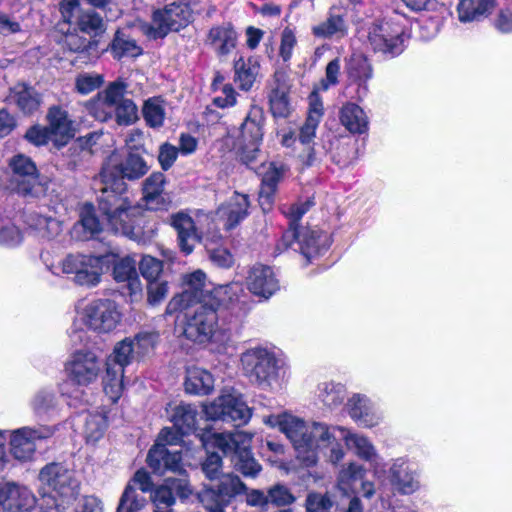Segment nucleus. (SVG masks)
Returning <instances> with one entry per match:
<instances>
[{
    "label": "nucleus",
    "instance_id": "5fc2aeb1",
    "mask_svg": "<svg viewBox=\"0 0 512 512\" xmlns=\"http://www.w3.org/2000/svg\"><path fill=\"white\" fill-rule=\"evenodd\" d=\"M131 338L140 360L153 353L159 342V334L156 331H140Z\"/></svg>",
    "mask_w": 512,
    "mask_h": 512
},
{
    "label": "nucleus",
    "instance_id": "4468645a",
    "mask_svg": "<svg viewBox=\"0 0 512 512\" xmlns=\"http://www.w3.org/2000/svg\"><path fill=\"white\" fill-rule=\"evenodd\" d=\"M246 490L238 476L227 474L217 484L205 486L199 493V500L208 512H225L231 500Z\"/></svg>",
    "mask_w": 512,
    "mask_h": 512
},
{
    "label": "nucleus",
    "instance_id": "0e129e2a",
    "mask_svg": "<svg viewBox=\"0 0 512 512\" xmlns=\"http://www.w3.org/2000/svg\"><path fill=\"white\" fill-rule=\"evenodd\" d=\"M505 7H500L499 13L494 21L495 28L501 33L512 32V0H506Z\"/></svg>",
    "mask_w": 512,
    "mask_h": 512
},
{
    "label": "nucleus",
    "instance_id": "4d7b16f0",
    "mask_svg": "<svg viewBox=\"0 0 512 512\" xmlns=\"http://www.w3.org/2000/svg\"><path fill=\"white\" fill-rule=\"evenodd\" d=\"M268 504L275 507H286L296 501V497L291 490L284 484L277 483L270 486L266 491Z\"/></svg>",
    "mask_w": 512,
    "mask_h": 512
},
{
    "label": "nucleus",
    "instance_id": "58836bf2",
    "mask_svg": "<svg viewBox=\"0 0 512 512\" xmlns=\"http://www.w3.org/2000/svg\"><path fill=\"white\" fill-rule=\"evenodd\" d=\"M35 415L42 420H51L59 413V400L53 390H39L31 401Z\"/></svg>",
    "mask_w": 512,
    "mask_h": 512
},
{
    "label": "nucleus",
    "instance_id": "052dcab7",
    "mask_svg": "<svg viewBox=\"0 0 512 512\" xmlns=\"http://www.w3.org/2000/svg\"><path fill=\"white\" fill-rule=\"evenodd\" d=\"M305 506L307 512H333L336 509L328 495L315 492L307 495Z\"/></svg>",
    "mask_w": 512,
    "mask_h": 512
},
{
    "label": "nucleus",
    "instance_id": "2f4dec72",
    "mask_svg": "<svg viewBox=\"0 0 512 512\" xmlns=\"http://www.w3.org/2000/svg\"><path fill=\"white\" fill-rule=\"evenodd\" d=\"M4 512H25L34 505L31 492L15 483L1 484Z\"/></svg>",
    "mask_w": 512,
    "mask_h": 512
},
{
    "label": "nucleus",
    "instance_id": "13d9d810",
    "mask_svg": "<svg viewBox=\"0 0 512 512\" xmlns=\"http://www.w3.org/2000/svg\"><path fill=\"white\" fill-rule=\"evenodd\" d=\"M113 118L119 125L128 126L136 121L137 116V106L131 99H126L119 103V105L115 106L113 109Z\"/></svg>",
    "mask_w": 512,
    "mask_h": 512
},
{
    "label": "nucleus",
    "instance_id": "aec40b11",
    "mask_svg": "<svg viewBox=\"0 0 512 512\" xmlns=\"http://www.w3.org/2000/svg\"><path fill=\"white\" fill-rule=\"evenodd\" d=\"M390 482L402 495H411L420 487V472L416 465L404 458L394 460L389 468Z\"/></svg>",
    "mask_w": 512,
    "mask_h": 512
},
{
    "label": "nucleus",
    "instance_id": "69168bd1",
    "mask_svg": "<svg viewBox=\"0 0 512 512\" xmlns=\"http://www.w3.org/2000/svg\"><path fill=\"white\" fill-rule=\"evenodd\" d=\"M260 144H242L239 150V159L250 169H255L261 158Z\"/></svg>",
    "mask_w": 512,
    "mask_h": 512
},
{
    "label": "nucleus",
    "instance_id": "603ef678",
    "mask_svg": "<svg viewBox=\"0 0 512 512\" xmlns=\"http://www.w3.org/2000/svg\"><path fill=\"white\" fill-rule=\"evenodd\" d=\"M346 23L341 15L330 13L329 17L317 26H314L312 31L316 37L331 38L333 36H344L346 34Z\"/></svg>",
    "mask_w": 512,
    "mask_h": 512
},
{
    "label": "nucleus",
    "instance_id": "4be33fe9",
    "mask_svg": "<svg viewBox=\"0 0 512 512\" xmlns=\"http://www.w3.org/2000/svg\"><path fill=\"white\" fill-rule=\"evenodd\" d=\"M135 486L142 492L152 493L154 490L149 473L143 469L138 470L126 486L116 512H136L144 506L145 499L136 493Z\"/></svg>",
    "mask_w": 512,
    "mask_h": 512
},
{
    "label": "nucleus",
    "instance_id": "39448f33",
    "mask_svg": "<svg viewBox=\"0 0 512 512\" xmlns=\"http://www.w3.org/2000/svg\"><path fill=\"white\" fill-rule=\"evenodd\" d=\"M38 480L42 512H64L80 493L75 471L61 462H51L42 467Z\"/></svg>",
    "mask_w": 512,
    "mask_h": 512
},
{
    "label": "nucleus",
    "instance_id": "774afa93",
    "mask_svg": "<svg viewBox=\"0 0 512 512\" xmlns=\"http://www.w3.org/2000/svg\"><path fill=\"white\" fill-rule=\"evenodd\" d=\"M25 138L36 146L46 145L49 141L53 142V137L47 126L35 125L30 127L25 134Z\"/></svg>",
    "mask_w": 512,
    "mask_h": 512
},
{
    "label": "nucleus",
    "instance_id": "a878e982",
    "mask_svg": "<svg viewBox=\"0 0 512 512\" xmlns=\"http://www.w3.org/2000/svg\"><path fill=\"white\" fill-rule=\"evenodd\" d=\"M249 197L246 194L234 192L217 211V218L223 222L226 230H231L239 225L249 214Z\"/></svg>",
    "mask_w": 512,
    "mask_h": 512
},
{
    "label": "nucleus",
    "instance_id": "bf43d9fd",
    "mask_svg": "<svg viewBox=\"0 0 512 512\" xmlns=\"http://www.w3.org/2000/svg\"><path fill=\"white\" fill-rule=\"evenodd\" d=\"M104 82L102 75L81 73L75 78V89L82 95H87L98 89Z\"/></svg>",
    "mask_w": 512,
    "mask_h": 512
},
{
    "label": "nucleus",
    "instance_id": "6ab92c4d",
    "mask_svg": "<svg viewBox=\"0 0 512 512\" xmlns=\"http://www.w3.org/2000/svg\"><path fill=\"white\" fill-rule=\"evenodd\" d=\"M127 93V84L117 80L108 84V86L97 93V95L86 102L87 111L95 119L105 122L113 119V108L122 101H125Z\"/></svg>",
    "mask_w": 512,
    "mask_h": 512
},
{
    "label": "nucleus",
    "instance_id": "393cba45",
    "mask_svg": "<svg viewBox=\"0 0 512 512\" xmlns=\"http://www.w3.org/2000/svg\"><path fill=\"white\" fill-rule=\"evenodd\" d=\"M191 489L185 478H167L163 485L155 488L150 497L158 512L167 509L175 502V497L186 499L191 494Z\"/></svg>",
    "mask_w": 512,
    "mask_h": 512
},
{
    "label": "nucleus",
    "instance_id": "9d476101",
    "mask_svg": "<svg viewBox=\"0 0 512 512\" xmlns=\"http://www.w3.org/2000/svg\"><path fill=\"white\" fill-rule=\"evenodd\" d=\"M224 305L215 302L194 303L183 307L185 311L184 335L187 339L197 342H208L216 331L218 324V309Z\"/></svg>",
    "mask_w": 512,
    "mask_h": 512
},
{
    "label": "nucleus",
    "instance_id": "8fccbe9b",
    "mask_svg": "<svg viewBox=\"0 0 512 512\" xmlns=\"http://www.w3.org/2000/svg\"><path fill=\"white\" fill-rule=\"evenodd\" d=\"M345 387L341 383L333 381L322 382L318 385L317 396L327 407L334 408L343 403L345 398Z\"/></svg>",
    "mask_w": 512,
    "mask_h": 512
},
{
    "label": "nucleus",
    "instance_id": "680f3d73",
    "mask_svg": "<svg viewBox=\"0 0 512 512\" xmlns=\"http://www.w3.org/2000/svg\"><path fill=\"white\" fill-rule=\"evenodd\" d=\"M163 269L162 261L152 257L143 256L139 262L141 275L148 281L157 280Z\"/></svg>",
    "mask_w": 512,
    "mask_h": 512
},
{
    "label": "nucleus",
    "instance_id": "6e6d98bb",
    "mask_svg": "<svg viewBox=\"0 0 512 512\" xmlns=\"http://www.w3.org/2000/svg\"><path fill=\"white\" fill-rule=\"evenodd\" d=\"M27 223L31 228L38 231L42 237L48 239L58 235L61 230V224L59 221L42 215H30Z\"/></svg>",
    "mask_w": 512,
    "mask_h": 512
},
{
    "label": "nucleus",
    "instance_id": "79ce46f5",
    "mask_svg": "<svg viewBox=\"0 0 512 512\" xmlns=\"http://www.w3.org/2000/svg\"><path fill=\"white\" fill-rule=\"evenodd\" d=\"M165 184V175L161 172L152 173L143 182V199L150 208L158 209L165 203Z\"/></svg>",
    "mask_w": 512,
    "mask_h": 512
},
{
    "label": "nucleus",
    "instance_id": "c9c22d12",
    "mask_svg": "<svg viewBox=\"0 0 512 512\" xmlns=\"http://www.w3.org/2000/svg\"><path fill=\"white\" fill-rule=\"evenodd\" d=\"M184 388L188 394L208 395L214 389V377L206 369L197 366L188 367L186 369Z\"/></svg>",
    "mask_w": 512,
    "mask_h": 512
},
{
    "label": "nucleus",
    "instance_id": "c03bdc74",
    "mask_svg": "<svg viewBox=\"0 0 512 512\" xmlns=\"http://www.w3.org/2000/svg\"><path fill=\"white\" fill-rule=\"evenodd\" d=\"M288 94L289 87L277 79L269 95L270 111L275 118H286L290 115L292 108Z\"/></svg>",
    "mask_w": 512,
    "mask_h": 512
},
{
    "label": "nucleus",
    "instance_id": "2eb2a0df",
    "mask_svg": "<svg viewBox=\"0 0 512 512\" xmlns=\"http://www.w3.org/2000/svg\"><path fill=\"white\" fill-rule=\"evenodd\" d=\"M207 418L233 422L235 426L248 423L252 411L239 393L222 394L204 407Z\"/></svg>",
    "mask_w": 512,
    "mask_h": 512
},
{
    "label": "nucleus",
    "instance_id": "c756f323",
    "mask_svg": "<svg viewBox=\"0 0 512 512\" xmlns=\"http://www.w3.org/2000/svg\"><path fill=\"white\" fill-rule=\"evenodd\" d=\"M319 123V120L313 117H307L299 131L298 142L304 146L303 152L299 154V158L306 167L314 166L320 162L322 156L326 154L324 146L322 147L323 151L316 145L310 146V143L315 137Z\"/></svg>",
    "mask_w": 512,
    "mask_h": 512
},
{
    "label": "nucleus",
    "instance_id": "f03ea898",
    "mask_svg": "<svg viewBox=\"0 0 512 512\" xmlns=\"http://www.w3.org/2000/svg\"><path fill=\"white\" fill-rule=\"evenodd\" d=\"M148 171L149 166L144 158L136 152H129L123 160L112 153L100 172L104 184L98 197L101 215L111 231L138 244H145L149 237L140 225L143 210L129 198L124 179L138 180Z\"/></svg>",
    "mask_w": 512,
    "mask_h": 512
},
{
    "label": "nucleus",
    "instance_id": "a19ab883",
    "mask_svg": "<svg viewBox=\"0 0 512 512\" xmlns=\"http://www.w3.org/2000/svg\"><path fill=\"white\" fill-rule=\"evenodd\" d=\"M110 52L115 59L136 58L143 53V49L137 44L125 30L118 29L110 43Z\"/></svg>",
    "mask_w": 512,
    "mask_h": 512
},
{
    "label": "nucleus",
    "instance_id": "0eeeda50",
    "mask_svg": "<svg viewBox=\"0 0 512 512\" xmlns=\"http://www.w3.org/2000/svg\"><path fill=\"white\" fill-rule=\"evenodd\" d=\"M252 437L243 431L227 433H213L207 438L203 437V445L215 447L224 455H231V461L236 471L244 477L256 478L262 470V466L253 457L250 450Z\"/></svg>",
    "mask_w": 512,
    "mask_h": 512
},
{
    "label": "nucleus",
    "instance_id": "09e8293b",
    "mask_svg": "<svg viewBox=\"0 0 512 512\" xmlns=\"http://www.w3.org/2000/svg\"><path fill=\"white\" fill-rule=\"evenodd\" d=\"M145 123L150 128H160L166 117L165 101L161 97L148 98L142 107Z\"/></svg>",
    "mask_w": 512,
    "mask_h": 512
},
{
    "label": "nucleus",
    "instance_id": "412c9836",
    "mask_svg": "<svg viewBox=\"0 0 512 512\" xmlns=\"http://www.w3.org/2000/svg\"><path fill=\"white\" fill-rule=\"evenodd\" d=\"M346 409L348 415L365 428L377 426L383 418L378 406L363 394H353L347 401Z\"/></svg>",
    "mask_w": 512,
    "mask_h": 512
},
{
    "label": "nucleus",
    "instance_id": "a211bd4d",
    "mask_svg": "<svg viewBox=\"0 0 512 512\" xmlns=\"http://www.w3.org/2000/svg\"><path fill=\"white\" fill-rule=\"evenodd\" d=\"M54 432L55 428L48 425L25 426L11 431L8 430L7 437L9 436L10 439V452L18 460H28L35 452V441L47 439Z\"/></svg>",
    "mask_w": 512,
    "mask_h": 512
},
{
    "label": "nucleus",
    "instance_id": "f257e3e1",
    "mask_svg": "<svg viewBox=\"0 0 512 512\" xmlns=\"http://www.w3.org/2000/svg\"><path fill=\"white\" fill-rule=\"evenodd\" d=\"M264 423L273 428L277 427L286 435L296 450L297 457L306 466L315 465L318 453L322 451L327 454L330 462L339 463L345 455L340 440L364 461L373 463L378 458L374 445L366 436L342 426H328L318 422L309 425L288 413L269 415L264 418Z\"/></svg>",
    "mask_w": 512,
    "mask_h": 512
},
{
    "label": "nucleus",
    "instance_id": "ea45409f",
    "mask_svg": "<svg viewBox=\"0 0 512 512\" xmlns=\"http://www.w3.org/2000/svg\"><path fill=\"white\" fill-rule=\"evenodd\" d=\"M262 126V110L257 106H253L240 128L243 144H261L263 138Z\"/></svg>",
    "mask_w": 512,
    "mask_h": 512
},
{
    "label": "nucleus",
    "instance_id": "864d4df0",
    "mask_svg": "<svg viewBox=\"0 0 512 512\" xmlns=\"http://www.w3.org/2000/svg\"><path fill=\"white\" fill-rule=\"evenodd\" d=\"M77 26L90 36H98L105 31L103 18L93 10L82 12L77 18Z\"/></svg>",
    "mask_w": 512,
    "mask_h": 512
},
{
    "label": "nucleus",
    "instance_id": "37998d69",
    "mask_svg": "<svg viewBox=\"0 0 512 512\" xmlns=\"http://www.w3.org/2000/svg\"><path fill=\"white\" fill-rule=\"evenodd\" d=\"M259 73V65L252 59L243 57L234 61V82L242 91H249Z\"/></svg>",
    "mask_w": 512,
    "mask_h": 512
},
{
    "label": "nucleus",
    "instance_id": "4c0bfd02",
    "mask_svg": "<svg viewBox=\"0 0 512 512\" xmlns=\"http://www.w3.org/2000/svg\"><path fill=\"white\" fill-rule=\"evenodd\" d=\"M341 124L353 134H363L368 130V117L365 111L355 103H346L340 110Z\"/></svg>",
    "mask_w": 512,
    "mask_h": 512
},
{
    "label": "nucleus",
    "instance_id": "1a4fd4ad",
    "mask_svg": "<svg viewBox=\"0 0 512 512\" xmlns=\"http://www.w3.org/2000/svg\"><path fill=\"white\" fill-rule=\"evenodd\" d=\"M51 271L55 275L61 271L75 285L91 289L102 280L103 262L100 257L93 255L68 254Z\"/></svg>",
    "mask_w": 512,
    "mask_h": 512
},
{
    "label": "nucleus",
    "instance_id": "ddd939ff",
    "mask_svg": "<svg viewBox=\"0 0 512 512\" xmlns=\"http://www.w3.org/2000/svg\"><path fill=\"white\" fill-rule=\"evenodd\" d=\"M13 171L14 190L26 199H38L47 192L48 180L40 176L35 163L27 156L19 154L10 161Z\"/></svg>",
    "mask_w": 512,
    "mask_h": 512
},
{
    "label": "nucleus",
    "instance_id": "5701e85b",
    "mask_svg": "<svg viewBox=\"0 0 512 512\" xmlns=\"http://www.w3.org/2000/svg\"><path fill=\"white\" fill-rule=\"evenodd\" d=\"M249 291L265 300L279 290V282L271 267L256 264L252 266L246 278Z\"/></svg>",
    "mask_w": 512,
    "mask_h": 512
},
{
    "label": "nucleus",
    "instance_id": "20e7f679",
    "mask_svg": "<svg viewBox=\"0 0 512 512\" xmlns=\"http://www.w3.org/2000/svg\"><path fill=\"white\" fill-rule=\"evenodd\" d=\"M314 205L312 199L299 201L283 209L289 219V228L283 233L277 245L278 250L288 248L299 251L308 262L324 254L331 245V236L328 232L317 228L299 227L298 221Z\"/></svg>",
    "mask_w": 512,
    "mask_h": 512
},
{
    "label": "nucleus",
    "instance_id": "49530a36",
    "mask_svg": "<svg viewBox=\"0 0 512 512\" xmlns=\"http://www.w3.org/2000/svg\"><path fill=\"white\" fill-rule=\"evenodd\" d=\"M108 427L107 415L104 411L88 412L85 416L84 437L87 443L98 442Z\"/></svg>",
    "mask_w": 512,
    "mask_h": 512
},
{
    "label": "nucleus",
    "instance_id": "6e6552de",
    "mask_svg": "<svg viewBox=\"0 0 512 512\" xmlns=\"http://www.w3.org/2000/svg\"><path fill=\"white\" fill-rule=\"evenodd\" d=\"M135 361H140L131 337H126L114 345L112 353L106 358L104 392L116 402L124 389L125 369Z\"/></svg>",
    "mask_w": 512,
    "mask_h": 512
},
{
    "label": "nucleus",
    "instance_id": "bb28decb",
    "mask_svg": "<svg viewBox=\"0 0 512 512\" xmlns=\"http://www.w3.org/2000/svg\"><path fill=\"white\" fill-rule=\"evenodd\" d=\"M286 171L284 164L271 162L263 173L259 191V204L263 212H269L272 209L278 184Z\"/></svg>",
    "mask_w": 512,
    "mask_h": 512
},
{
    "label": "nucleus",
    "instance_id": "f8f14e48",
    "mask_svg": "<svg viewBox=\"0 0 512 512\" xmlns=\"http://www.w3.org/2000/svg\"><path fill=\"white\" fill-rule=\"evenodd\" d=\"M192 12L188 4L173 2L163 9L155 10L152 23H143L141 31L150 39L164 38L170 31H179L191 21Z\"/></svg>",
    "mask_w": 512,
    "mask_h": 512
},
{
    "label": "nucleus",
    "instance_id": "b1692460",
    "mask_svg": "<svg viewBox=\"0 0 512 512\" xmlns=\"http://www.w3.org/2000/svg\"><path fill=\"white\" fill-rule=\"evenodd\" d=\"M46 119L47 128L53 137V144L57 148L65 146L75 136L74 122L61 106H51Z\"/></svg>",
    "mask_w": 512,
    "mask_h": 512
},
{
    "label": "nucleus",
    "instance_id": "dca6fc26",
    "mask_svg": "<svg viewBox=\"0 0 512 512\" xmlns=\"http://www.w3.org/2000/svg\"><path fill=\"white\" fill-rule=\"evenodd\" d=\"M121 320L115 301L111 299H95L83 310V323L97 333L113 331Z\"/></svg>",
    "mask_w": 512,
    "mask_h": 512
},
{
    "label": "nucleus",
    "instance_id": "e2e57ef3",
    "mask_svg": "<svg viewBox=\"0 0 512 512\" xmlns=\"http://www.w3.org/2000/svg\"><path fill=\"white\" fill-rule=\"evenodd\" d=\"M80 223L84 230L88 231L91 235L101 231V223L95 216L94 207L91 204H85L81 208Z\"/></svg>",
    "mask_w": 512,
    "mask_h": 512
},
{
    "label": "nucleus",
    "instance_id": "473e14b6",
    "mask_svg": "<svg viewBox=\"0 0 512 512\" xmlns=\"http://www.w3.org/2000/svg\"><path fill=\"white\" fill-rule=\"evenodd\" d=\"M137 260L133 256L117 259L113 264V277L118 283H125L130 296L140 294L141 281L137 273Z\"/></svg>",
    "mask_w": 512,
    "mask_h": 512
},
{
    "label": "nucleus",
    "instance_id": "a18cd8bd",
    "mask_svg": "<svg viewBox=\"0 0 512 512\" xmlns=\"http://www.w3.org/2000/svg\"><path fill=\"white\" fill-rule=\"evenodd\" d=\"M197 414L195 406L181 403L172 410L170 420L182 434L188 435L195 429Z\"/></svg>",
    "mask_w": 512,
    "mask_h": 512
},
{
    "label": "nucleus",
    "instance_id": "c85d7f7f",
    "mask_svg": "<svg viewBox=\"0 0 512 512\" xmlns=\"http://www.w3.org/2000/svg\"><path fill=\"white\" fill-rule=\"evenodd\" d=\"M171 226L177 232V242L181 252L185 255L191 254L195 245L201 240L192 217L184 212L173 214L171 216Z\"/></svg>",
    "mask_w": 512,
    "mask_h": 512
},
{
    "label": "nucleus",
    "instance_id": "cd10ccee",
    "mask_svg": "<svg viewBox=\"0 0 512 512\" xmlns=\"http://www.w3.org/2000/svg\"><path fill=\"white\" fill-rule=\"evenodd\" d=\"M181 459L180 451H171L163 443H155L148 452L147 464L154 473L162 475L166 471L180 472Z\"/></svg>",
    "mask_w": 512,
    "mask_h": 512
},
{
    "label": "nucleus",
    "instance_id": "9b49d317",
    "mask_svg": "<svg viewBox=\"0 0 512 512\" xmlns=\"http://www.w3.org/2000/svg\"><path fill=\"white\" fill-rule=\"evenodd\" d=\"M406 40L405 26L398 18H384L369 28L368 42L371 48L389 58L404 51Z\"/></svg>",
    "mask_w": 512,
    "mask_h": 512
},
{
    "label": "nucleus",
    "instance_id": "e433bc0d",
    "mask_svg": "<svg viewBox=\"0 0 512 512\" xmlns=\"http://www.w3.org/2000/svg\"><path fill=\"white\" fill-rule=\"evenodd\" d=\"M10 104L16 105L24 114H31L40 105V95L37 91L25 84L17 83L9 92L7 97Z\"/></svg>",
    "mask_w": 512,
    "mask_h": 512
},
{
    "label": "nucleus",
    "instance_id": "f704fd0d",
    "mask_svg": "<svg viewBox=\"0 0 512 512\" xmlns=\"http://www.w3.org/2000/svg\"><path fill=\"white\" fill-rule=\"evenodd\" d=\"M496 5H500L498 0H460L458 19L462 23L481 21L492 13Z\"/></svg>",
    "mask_w": 512,
    "mask_h": 512
},
{
    "label": "nucleus",
    "instance_id": "3c124183",
    "mask_svg": "<svg viewBox=\"0 0 512 512\" xmlns=\"http://www.w3.org/2000/svg\"><path fill=\"white\" fill-rule=\"evenodd\" d=\"M24 236L22 230L11 218L0 217V246L7 249H14L20 246Z\"/></svg>",
    "mask_w": 512,
    "mask_h": 512
},
{
    "label": "nucleus",
    "instance_id": "423d86ee",
    "mask_svg": "<svg viewBox=\"0 0 512 512\" xmlns=\"http://www.w3.org/2000/svg\"><path fill=\"white\" fill-rule=\"evenodd\" d=\"M240 363L244 375L262 390L278 392L288 382V368L268 347L247 349L241 354Z\"/></svg>",
    "mask_w": 512,
    "mask_h": 512
},
{
    "label": "nucleus",
    "instance_id": "72a5a7b5",
    "mask_svg": "<svg viewBox=\"0 0 512 512\" xmlns=\"http://www.w3.org/2000/svg\"><path fill=\"white\" fill-rule=\"evenodd\" d=\"M347 74L350 80L358 83V99H363L368 93L367 82L373 76L369 60L362 54H354L347 64Z\"/></svg>",
    "mask_w": 512,
    "mask_h": 512
},
{
    "label": "nucleus",
    "instance_id": "338daca9",
    "mask_svg": "<svg viewBox=\"0 0 512 512\" xmlns=\"http://www.w3.org/2000/svg\"><path fill=\"white\" fill-rule=\"evenodd\" d=\"M202 471L208 479H217L222 472L221 456L217 453H208L202 463Z\"/></svg>",
    "mask_w": 512,
    "mask_h": 512
},
{
    "label": "nucleus",
    "instance_id": "7ed1b4c3",
    "mask_svg": "<svg viewBox=\"0 0 512 512\" xmlns=\"http://www.w3.org/2000/svg\"><path fill=\"white\" fill-rule=\"evenodd\" d=\"M184 290L174 296L166 307V314L172 315L182 311L183 307L194 303L215 302L224 305L236 318L244 317L251 309L249 295L240 282H231L211 288L206 274L196 270L184 276Z\"/></svg>",
    "mask_w": 512,
    "mask_h": 512
},
{
    "label": "nucleus",
    "instance_id": "f3484780",
    "mask_svg": "<svg viewBox=\"0 0 512 512\" xmlns=\"http://www.w3.org/2000/svg\"><path fill=\"white\" fill-rule=\"evenodd\" d=\"M102 369L98 356L89 350H76L67 361L65 370L68 379L79 387L94 383Z\"/></svg>",
    "mask_w": 512,
    "mask_h": 512
},
{
    "label": "nucleus",
    "instance_id": "de8ad7c7",
    "mask_svg": "<svg viewBox=\"0 0 512 512\" xmlns=\"http://www.w3.org/2000/svg\"><path fill=\"white\" fill-rule=\"evenodd\" d=\"M366 475V469L357 462H350L339 471L337 482L339 488L344 492L354 491L357 483H360Z\"/></svg>",
    "mask_w": 512,
    "mask_h": 512
},
{
    "label": "nucleus",
    "instance_id": "7c9ffc66",
    "mask_svg": "<svg viewBox=\"0 0 512 512\" xmlns=\"http://www.w3.org/2000/svg\"><path fill=\"white\" fill-rule=\"evenodd\" d=\"M238 34L230 23L213 26L205 40L218 57L229 55L237 45Z\"/></svg>",
    "mask_w": 512,
    "mask_h": 512
}]
</instances>
